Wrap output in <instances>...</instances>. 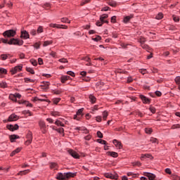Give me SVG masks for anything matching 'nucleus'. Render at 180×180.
Returning a JSON list of instances; mask_svg holds the SVG:
<instances>
[{
    "label": "nucleus",
    "mask_w": 180,
    "mask_h": 180,
    "mask_svg": "<svg viewBox=\"0 0 180 180\" xmlns=\"http://www.w3.org/2000/svg\"><path fill=\"white\" fill-rule=\"evenodd\" d=\"M61 22H63V23H71V21L69 20L67 18H61Z\"/></svg>",
    "instance_id": "obj_28"
},
{
    "label": "nucleus",
    "mask_w": 180,
    "mask_h": 180,
    "mask_svg": "<svg viewBox=\"0 0 180 180\" xmlns=\"http://www.w3.org/2000/svg\"><path fill=\"white\" fill-rule=\"evenodd\" d=\"M56 131H58V133H64V129L59 128V129H56Z\"/></svg>",
    "instance_id": "obj_57"
},
{
    "label": "nucleus",
    "mask_w": 180,
    "mask_h": 180,
    "mask_svg": "<svg viewBox=\"0 0 180 180\" xmlns=\"http://www.w3.org/2000/svg\"><path fill=\"white\" fill-rule=\"evenodd\" d=\"M7 129L10 130V131H15V130H18L19 129V125L15 124V125L8 124L7 125Z\"/></svg>",
    "instance_id": "obj_6"
},
{
    "label": "nucleus",
    "mask_w": 180,
    "mask_h": 180,
    "mask_svg": "<svg viewBox=\"0 0 180 180\" xmlns=\"http://www.w3.org/2000/svg\"><path fill=\"white\" fill-rule=\"evenodd\" d=\"M149 110H150L153 113H155V108L154 107H150Z\"/></svg>",
    "instance_id": "obj_64"
},
{
    "label": "nucleus",
    "mask_w": 180,
    "mask_h": 180,
    "mask_svg": "<svg viewBox=\"0 0 180 180\" xmlns=\"http://www.w3.org/2000/svg\"><path fill=\"white\" fill-rule=\"evenodd\" d=\"M113 144H115V146H116V147H118V148H122L123 147V146L122 145L121 142H119L117 140L114 139L112 141Z\"/></svg>",
    "instance_id": "obj_14"
},
{
    "label": "nucleus",
    "mask_w": 180,
    "mask_h": 180,
    "mask_svg": "<svg viewBox=\"0 0 180 180\" xmlns=\"http://www.w3.org/2000/svg\"><path fill=\"white\" fill-rule=\"evenodd\" d=\"M26 71H27V72H30V74H34V70L31 68H26Z\"/></svg>",
    "instance_id": "obj_37"
},
{
    "label": "nucleus",
    "mask_w": 180,
    "mask_h": 180,
    "mask_svg": "<svg viewBox=\"0 0 180 180\" xmlns=\"http://www.w3.org/2000/svg\"><path fill=\"white\" fill-rule=\"evenodd\" d=\"M20 148H18L17 149H15V150H13L11 153V157H13V155H15V154H18V153H20Z\"/></svg>",
    "instance_id": "obj_20"
},
{
    "label": "nucleus",
    "mask_w": 180,
    "mask_h": 180,
    "mask_svg": "<svg viewBox=\"0 0 180 180\" xmlns=\"http://www.w3.org/2000/svg\"><path fill=\"white\" fill-rule=\"evenodd\" d=\"M74 176H77V173H72V172H68V173H58L56 174V179L58 180H67L70 179V178H74Z\"/></svg>",
    "instance_id": "obj_1"
},
{
    "label": "nucleus",
    "mask_w": 180,
    "mask_h": 180,
    "mask_svg": "<svg viewBox=\"0 0 180 180\" xmlns=\"http://www.w3.org/2000/svg\"><path fill=\"white\" fill-rule=\"evenodd\" d=\"M34 47H35V49H40V43L37 42L34 44Z\"/></svg>",
    "instance_id": "obj_60"
},
{
    "label": "nucleus",
    "mask_w": 180,
    "mask_h": 180,
    "mask_svg": "<svg viewBox=\"0 0 180 180\" xmlns=\"http://www.w3.org/2000/svg\"><path fill=\"white\" fill-rule=\"evenodd\" d=\"M127 175H128V176H132L133 178H136V176H137V174H133V172H128Z\"/></svg>",
    "instance_id": "obj_50"
},
{
    "label": "nucleus",
    "mask_w": 180,
    "mask_h": 180,
    "mask_svg": "<svg viewBox=\"0 0 180 180\" xmlns=\"http://www.w3.org/2000/svg\"><path fill=\"white\" fill-rule=\"evenodd\" d=\"M60 101H61V98H53V103H55L56 105H57V103H58V102H60Z\"/></svg>",
    "instance_id": "obj_51"
},
{
    "label": "nucleus",
    "mask_w": 180,
    "mask_h": 180,
    "mask_svg": "<svg viewBox=\"0 0 180 180\" xmlns=\"http://www.w3.org/2000/svg\"><path fill=\"white\" fill-rule=\"evenodd\" d=\"M25 82H34V80H33V79H30V78H25Z\"/></svg>",
    "instance_id": "obj_54"
},
{
    "label": "nucleus",
    "mask_w": 180,
    "mask_h": 180,
    "mask_svg": "<svg viewBox=\"0 0 180 180\" xmlns=\"http://www.w3.org/2000/svg\"><path fill=\"white\" fill-rule=\"evenodd\" d=\"M145 131L146 134H151V133H153V129L151 128H146Z\"/></svg>",
    "instance_id": "obj_31"
},
{
    "label": "nucleus",
    "mask_w": 180,
    "mask_h": 180,
    "mask_svg": "<svg viewBox=\"0 0 180 180\" xmlns=\"http://www.w3.org/2000/svg\"><path fill=\"white\" fill-rule=\"evenodd\" d=\"M97 141H98L100 144H104V146H106V144H108V142H106V141H105V140L98 139Z\"/></svg>",
    "instance_id": "obj_33"
},
{
    "label": "nucleus",
    "mask_w": 180,
    "mask_h": 180,
    "mask_svg": "<svg viewBox=\"0 0 180 180\" xmlns=\"http://www.w3.org/2000/svg\"><path fill=\"white\" fill-rule=\"evenodd\" d=\"M162 18H163L162 13H159L156 15L155 19H158V20H160V19H162Z\"/></svg>",
    "instance_id": "obj_34"
},
{
    "label": "nucleus",
    "mask_w": 180,
    "mask_h": 180,
    "mask_svg": "<svg viewBox=\"0 0 180 180\" xmlns=\"http://www.w3.org/2000/svg\"><path fill=\"white\" fill-rule=\"evenodd\" d=\"M38 63L39 65H43V59L41 58H38Z\"/></svg>",
    "instance_id": "obj_61"
},
{
    "label": "nucleus",
    "mask_w": 180,
    "mask_h": 180,
    "mask_svg": "<svg viewBox=\"0 0 180 180\" xmlns=\"http://www.w3.org/2000/svg\"><path fill=\"white\" fill-rule=\"evenodd\" d=\"M70 76H63L61 77V82L63 84H64L65 82V81H68V79H70Z\"/></svg>",
    "instance_id": "obj_23"
},
{
    "label": "nucleus",
    "mask_w": 180,
    "mask_h": 180,
    "mask_svg": "<svg viewBox=\"0 0 180 180\" xmlns=\"http://www.w3.org/2000/svg\"><path fill=\"white\" fill-rule=\"evenodd\" d=\"M133 164V166L134 167H141V163L140 162H134V163H132Z\"/></svg>",
    "instance_id": "obj_48"
},
{
    "label": "nucleus",
    "mask_w": 180,
    "mask_h": 180,
    "mask_svg": "<svg viewBox=\"0 0 180 180\" xmlns=\"http://www.w3.org/2000/svg\"><path fill=\"white\" fill-rule=\"evenodd\" d=\"M82 112H84V108H81V109H79V110H77V114L76 115H77V116L79 117V118H80L81 119V117H82V116H83V113H82Z\"/></svg>",
    "instance_id": "obj_17"
},
{
    "label": "nucleus",
    "mask_w": 180,
    "mask_h": 180,
    "mask_svg": "<svg viewBox=\"0 0 180 180\" xmlns=\"http://www.w3.org/2000/svg\"><path fill=\"white\" fill-rule=\"evenodd\" d=\"M9 138H10V140H11V143H14V141L16 139H20V137L19 136L15 135V134L10 136Z\"/></svg>",
    "instance_id": "obj_16"
},
{
    "label": "nucleus",
    "mask_w": 180,
    "mask_h": 180,
    "mask_svg": "<svg viewBox=\"0 0 180 180\" xmlns=\"http://www.w3.org/2000/svg\"><path fill=\"white\" fill-rule=\"evenodd\" d=\"M8 57H9V54H1L0 56V58L3 61H5V60H8Z\"/></svg>",
    "instance_id": "obj_19"
},
{
    "label": "nucleus",
    "mask_w": 180,
    "mask_h": 180,
    "mask_svg": "<svg viewBox=\"0 0 180 180\" xmlns=\"http://www.w3.org/2000/svg\"><path fill=\"white\" fill-rule=\"evenodd\" d=\"M139 72H141V74L144 75V74H146L147 72V70H146V69H141V70H139Z\"/></svg>",
    "instance_id": "obj_55"
},
{
    "label": "nucleus",
    "mask_w": 180,
    "mask_h": 180,
    "mask_svg": "<svg viewBox=\"0 0 180 180\" xmlns=\"http://www.w3.org/2000/svg\"><path fill=\"white\" fill-rule=\"evenodd\" d=\"M30 63L32 64V65H34V67H36V65H37V61L36 60L34 59H31L30 60Z\"/></svg>",
    "instance_id": "obj_41"
},
{
    "label": "nucleus",
    "mask_w": 180,
    "mask_h": 180,
    "mask_svg": "<svg viewBox=\"0 0 180 180\" xmlns=\"http://www.w3.org/2000/svg\"><path fill=\"white\" fill-rule=\"evenodd\" d=\"M67 75H70V77H75V73L72 71H68Z\"/></svg>",
    "instance_id": "obj_47"
},
{
    "label": "nucleus",
    "mask_w": 180,
    "mask_h": 180,
    "mask_svg": "<svg viewBox=\"0 0 180 180\" xmlns=\"http://www.w3.org/2000/svg\"><path fill=\"white\" fill-rule=\"evenodd\" d=\"M173 20H174V22H179V18L175 15L173 16Z\"/></svg>",
    "instance_id": "obj_63"
},
{
    "label": "nucleus",
    "mask_w": 180,
    "mask_h": 180,
    "mask_svg": "<svg viewBox=\"0 0 180 180\" xmlns=\"http://www.w3.org/2000/svg\"><path fill=\"white\" fill-rule=\"evenodd\" d=\"M101 39L102 37H101V36L96 35V37L92 38V40H94V41H99L100 40H101Z\"/></svg>",
    "instance_id": "obj_36"
},
{
    "label": "nucleus",
    "mask_w": 180,
    "mask_h": 180,
    "mask_svg": "<svg viewBox=\"0 0 180 180\" xmlns=\"http://www.w3.org/2000/svg\"><path fill=\"white\" fill-rule=\"evenodd\" d=\"M143 175L145 176H147L149 180H154V179H155V174H154L153 173L144 172Z\"/></svg>",
    "instance_id": "obj_10"
},
{
    "label": "nucleus",
    "mask_w": 180,
    "mask_h": 180,
    "mask_svg": "<svg viewBox=\"0 0 180 180\" xmlns=\"http://www.w3.org/2000/svg\"><path fill=\"white\" fill-rule=\"evenodd\" d=\"M60 112L58 111H54L51 112V115L57 117V116H60Z\"/></svg>",
    "instance_id": "obj_35"
},
{
    "label": "nucleus",
    "mask_w": 180,
    "mask_h": 180,
    "mask_svg": "<svg viewBox=\"0 0 180 180\" xmlns=\"http://www.w3.org/2000/svg\"><path fill=\"white\" fill-rule=\"evenodd\" d=\"M130 19H133V15H130L124 17V22L127 23L130 20Z\"/></svg>",
    "instance_id": "obj_18"
},
{
    "label": "nucleus",
    "mask_w": 180,
    "mask_h": 180,
    "mask_svg": "<svg viewBox=\"0 0 180 180\" xmlns=\"http://www.w3.org/2000/svg\"><path fill=\"white\" fill-rule=\"evenodd\" d=\"M39 126L41 127V129H46V123H44L43 121L39 122Z\"/></svg>",
    "instance_id": "obj_38"
},
{
    "label": "nucleus",
    "mask_w": 180,
    "mask_h": 180,
    "mask_svg": "<svg viewBox=\"0 0 180 180\" xmlns=\"http://www.w3.org/2000/svg\"><path fill=\"white\" fill-rule=\"evenodd\" d=\"M44 89H49V86H50V82H44Z\"/></svg>",
    "instance_id": "obj_30"
},
{
    "label": "nucleus",
    "mask_w": 180,
    "mask_h": 180,
    "mask_svg": "<svg viewBox=\"0 0 180 180\" xmlns=\"http://www.w3.org/2000/svg\"><path fill=\"white\" fill-rule=\"evenodd\" d=\"M49 168L51 169H58V165L56 162H50L49 163Z\"/></svg>",
    "instance_id": "obj_12"
},
{
    "label": "nucleus",
    "mask_w": 180,
    "mask_h": 180,
    "mask_svg": "<svg viewBox=\"0 0 180 180\" xmlns=\"http://www.w3.org/2000/svg\"><path fill=\"white\" fill-rule=\"evenodd\" d=\"M140 98H141L142 102H143V103H150V100L148 98H147L143 95H141Z\"/></svg>",
    "instance_id": "obj_15"
},
{
    "label": "nucleus",
    "mask_w": 180,
    "mask_h": 180,
    "mask_svg": "<svg viewBox=\"0 0 180 180\" xmlns=\"http://www.w3.org/2000/svg\"><path fill=\"white\" fill-rule=\"evenodd\" d=\"M172 129L173 130L175 129H180V124H174L172 126Z\"/></svg>",
    "instance_id": "obj_40"
},
{
    "label": "nucleus",
    "mask_w": 180,
    "mask_h": 180,
    "mask_svg": "<svg viewBox=\"0 0 180 180\" xmlns=\"http://www.w3.org/2000/svg\"><path fill=\"white\" fill-rule=\"evenodd\" d=\"M1 88H8V84L5 82H1L0 83Z\"/></svg>",
    "instance_id": "obj_32"
},
{
    "label": "nucleus",
    "mask_w": 180,
    "mask_h": 180,
    "mask_svg": "<svg viewBox=\"0 0 180 180\" xmlns=\"http://www.w3.org/2000/svg\"><path fill=\"white\" fill-rule=\"evenodd\" d=\"M107 118H108V112L104 111L103 112V120H106Z\"/></svg>",
    "instance_id": "obj_39"
},
{
    "label": "nucleus",
    "mask_w": 180,
    "mask_h": 180,
    "mask_svg": "<svg viewBox=\"0 0 180 180\" xmlns=\"http://www.w3.org/2000/svg\"><path fill=\"white\" fill-rule=\"evenodd\" d=\"M19 116L16 115L15 114H11L8 119V122H16L18 120Z\"/></svg>",
    "instance_id": "obj_8"
},
{
    "label": "nucleus",
    "mask_w": 180,
    "mask_h": 180,
    "mask_svg": "<svg viewBox=\"0 0 180 180\" xmlns=\"http://www.w3.org/2000/svg\"><path fill=\"white\" fill-rule=\"evenodd\" d=\"M37 33H43V27L39 26L37 29Z\"/></svg>",
    "instance_id": "obj_56"
},
{
    "label": "nucleus",
    "mask_w": 180,
    "mask_h": 180,
    "mask_svg": "<svg viewBox=\"0 0 180 180\" xmlns=\"http://www.w3.org/2000/svg\"><path fill=\"white\" fill-rule=\"evenodd\" d=\"M22 68H23L22 65H17L11 70V72L13 75L15 74H17L18 72H20V71H22Z\"/></svg>",
    "instance_id": "obj_4"
},
{
    "label": "nucleus",
    "mask_w": 180,
    "mask_h": 180,
    "mask_svg": "<svg viewBox=\"0 0 180 180\" xmlns=\"http://www.w3.org/2000/svg\"><path fill=\"white\" fill-rule=\"evenodd\" d=\"M150 141H151V143H156L157 144H158V139L155 138H150Z\"/></svg>",
    "instance_id": "obj_43"
},
{
    "label": "nucleus",
    "mask_w": 180,
    "mask_h": 180,
    "mask_svg": "<svg viewBox=\"0 0 180 180\" xmlns=\"http://www.w3.org/2000/svg\"><path fill=\"white\" fill-rule=\"evenodd\" d=\"M55 124H56V126H61V127H65V125L64 124H63V122H61V121L57 120L55 122Z\"/></svg>",
    "instance_id": "obj_24"
},
{
    "label": "nucleus",
    "mask_w": 180,
    "mask_h": 180,
    "mask_svg": "<svg viewBox=\"0 0 180 180\" xmlns=\"http://www.w3.org/2000/svg\"><path fill=\"white\" fill-rule=\"evenodd\" d=\"M89 2H91V0H84V1H82L81 5H82V6H84V5H85V4H89Z\"/></svg>",
    "instance_id": "obj_49"
},
{
    "label": "nucleus",
    "mask_w": 180,
    "mask_h": 180,
    "mask_svg": "<svg viewBox=\"0 0 180 180\" xmlns=\"http://www.w3.org/2000/svg\"><path fill=\"white\" fill-rule=\"evenodd\" d=\"M143 158H150V160H153V156L150 154H146V155H142L141 160H143Z\"/></svg>",
    "instance_id": "obj_22"
},
{
    "label": "nucleus",
    "mask_w": 180,
    "mask_h": 180,
    "mask_svg": "<svg viewBox=\"0 0 180 180\" xmlns=\"http://www.w3.org/2000/svg\"><path fill=\"white\" fill-rule=\"evenodd\" d=\"M104 176H105V178H110V179H117L118 178V175L117 174H111V173H105L104 174Z\"/></svg>",
    "instance_id": "obj_5"
},
{
    "label": "nucleus",
    "mask_w": 180,
    "mask_h": 180,
    "mask_svg": "<svg viewBox=\"0 0 180 180\" xmlns=\"http://www.w3.org/2000/svg\"><path fill=\"white\" fill-rule=\"evenodd\" d=\"M175 82H176V84H177V85L180 84V77H176L175 78Z\"/></svg>",
    "instance_id": "obj_52"
},
{
    "label": "nucleus",
    "mask_w": 180,
    "mask_h": 180,
    "mask_svg": "<svg viewBox=\"0 0 180 180\" xmlns=\"http://www.w3.org/2000/svg\"><path fill=\"white\" fill-rule=\"evenodd\" d=\"M139 43H141V45L144 44V43H146V39L143 37H141L139 39Z\"/></svg>",
    "instance_id": "obj_44"
},
{
    "label": "nucleus",
    "mask_w": 180,
    "mask_h": 180,
    "mask_svg": "<svg viewBox=\"0 0 180 180\" xmlns=\"http://www.w3.org/2000/svg\"><path fill=\"white\" fill-rule=\"evenodd\" d=\"M141 46L142 49H144L145 50H150V47H148L146 44H142Z\"/></svg>",
    "instance_id": "obj_42"
},
{
    "label": "nucleus",
    "mask_w": 180,
    "mask_h": 180,
    "mask_svg": "<svg viewBox=\"0 0 180 180\" xmlns=\"http://www.w3.org/2000/svg\"><path fill=\"white\" fill-rule=\"evenodd\" d=\"M8 44H14L15 46H23V40H19L18 39L13 38L8 42Z\"/></svg>",
    "instance_id": "obj_3"
},
{
    "label": "nucleus",
    "mask_w": 180,
    "mask_h": 180,
    "mask_svg": "<svg viewBox=\"0 0 180 180\" xmlns=\"http://www.w3.org/2000/svg\"><path fill=\"white\" fill-rule=\"evenodd\" d=\"M29 172H30V169L20 171L19 173H18V175H26V174H29Z\"/></svg>",
    "instance_id": "obj_21"
},
{
    "label": "nucleus",
    "mask_w": 180,
    "mask_h": 180,
    "mask_svg": "<svg viewBox=\"0 0 180 180\" xmlns=\"http://www.w3.org/2000/svg\"><path fill=\"white\" fill-rule=\"evenodd\" d=\"M33 140V136L32 135L31 132L27 134V141H25V145L29 146L32 143Z\"/></svg>",
    "instance_id": "obj_7"
},
{
    "label": "nucleus",
    "mask_w": 180,
    "mask_h": 180,
    "mask_svg": "<svg viewBox=\"0 0 180 180\" xmlns=\"http://www.w3.org/2000/svg\"><path fill=\"white\" fill-rule=\"evenodd\" d=\"M103 22L102 21H97L96 22V26H102V25H103Z\"/></svg>",
    "instance_id": "obj_62"
},
{
    "label": "nucleus",
    "mask_w": 180,
    "mask_h": 180,
    "mask_svg": "<svg viewBox=\"0 0 180 180\" xmlns=\"http://www.w3.org/2000/svg\"><path fill=\"white\" fill-rule=\"evenodd\" d=\"M20 37L21 39H29L30 35H29V33H27V31L26 30L22 31Z\"/></svg>",
    "instance_id": "obj_11"
},
{
    "label": "nucleus",
    "mask_w": 180,
    "mask_h": 180,
    "mask_svg": "<svg viewBox=\"0 0 180 180\" xmlns=\"http://www.w3.org/2000/svg\"><path fill=\"white\" fill-rule=\"evenodd\" d=\"M89 98L90 99V102H91V103H95V102H96V98L95 96H94L93 95H90Z\"/></svg>",
    "instance_id": "obj_25"
},
{
    "label": "nucleus",
    "mask_w": 180,
    "mask_h": 180,
    "mask_svg": "<svg viewBox=\"0 0 180 180\" xmlns=\"http://www.w3.org/2000/svg\"><path fill=\"white\" fill-rule=\"evenodd\" d=\"M1 43H4V44H8V43H9V41H8V39H4V38H1Z\"/></svg>",
    "instance_id": "obj_59"
},
{
    "label": "nucleus",
    "mask_w": 180,
    "mask_h": 180,
    "mask_svg": "<svg viewBox=\"0 0 180 180\" xmlns=\"http://www.w3.org/2000/svg\"><path fill=\"white\" fill-rule=\"evenodd\" d=\"M16 35V31L13 30H8L5 31L3 33V36L4 37H15V36Z\"/></svg>",
    "instance_id": "obj_2"
},
{
    "label": "nucleus",
    "mask_w": 180,
    "mask_h": 180,
    "mask_svg": "<svg viewBox=\"0 0 180 180\" xmlns=\"http://www.w3.org/2000/svg\"><path fill=\"white\" fill-rule=\"evenodd\" d=\"M53 94H54L55 95H60L61 94V91L60 90H53Z\"/></svg>",
    "instance_id": "obj_45"
},
{
    "label": "nucleus",
    "mask_w": 180,
    "mask_h": 180,
    "mask_svg": "<svg viewBox=\"0 0 180 180\" xmlns=\"http://www.w3.org/2000/svg\"><path fill=\"white\" fill-rule=\"evenodd\" d=\"M53 44V41H45L44 42V47H47V46H50V44Z\"/></svg>",
    "instance_id": "obj_26"
},
{
    "label": "nucleus",
    "mask_w": 180,
    "mask_h": 180,
    "mask_svg": "<svg viewBox=\"0 0 180 180\" xmlns=\"http://www.w3.org/2000/svg\"><path fill=\"white\" fill-rule=\"evenodd\" d=\"M59 62L65 63H68V60H67L66 58H61V59H59Z\"/></svg>",
    "instance_id": "obj_58"
},
{
    "label": "nucleus",
    "mask_w": 180,
    "mask_h": 180,
    "mask_svg": "<svg viewBox=\"0 0 180 180\" xmlns=\"http://www.w3.org/2000/svg\"><path fill=\"white\" fill-rule=\"evenodd\" d=\"M68 153L70 154V155L73 157V158H79V155H78V153L73 150L70 149L68 150Z\"/></svg>",
    "instance_id": "obj_9"
},
{
    "label": "nucleus",
    "mask_w": 180,
    "mask_h": 180,
    "mask_svg": "<svg viewBox=\"0 0 180 180\" xmlns=\"http://www.w3.org/2000/svg\"><path fill=\"white\" fill-rule=\"evenodd\" d=\"M7 71L6 69L0 68V74H6Z\"/></svg>",
    "instance_id": "obj_53"
},
{
    "label": "nucleus",
    "mask_w": 180,
    "mask_h": 180,
    "mask_svg": "<svg viewBox=\"0 0 180 180\" xmlns=\"http://www.w3.org/2000/svg\"><path fill=\"white\" fill-rule=\"evenodd\" d=\"M108 14H103L102 15H101L100 17V20L101 22H103L104 23H109V22L108 20H105V19L108 18Z\"/></svg>",
    "instance_id": "obj_13"
},
{
    "label": "nucleus",
    "mask_w": 180,
    "mask_h": 180,
    "mask_svg": "<svg viewBox=\"0 0 180 180\" xmlns=\"http://www.w3.org/2000/svg\"><path fill=\"white\" fill-rule=\"evenodd\" d=\"M49 26L50 27H56L57 29H61V27L60 26V25H57V24L51 23Z\"/></svg>",
    "instance_id": "obj_29"
},
{
    "label": "nucleus",
    "mask_w": 180,
    "mask_h": 180,
    "mask_svg": "<svg viewBox=\"0 0 180 180\" xmlns=\"http://www.w3.org/2000/svg\"><path fill=\"white\" fill-rule=\"evenodd\" d=\"M97 136L99 139H103V134L100 131H97Z\"/></svg>",
    "instance_id": "obj_46"
},
{
    "label": "nucleus",
    "mask_w": 180,
    "mask_h": 180,
    "mask_svg": "<svg viewBox=\"0 0 180 180\" xmlns=\"http://www.w3.org/2000/svg\"><path fill=\"white\" fill-rule=\"evenodd\" d=\"M109 155L111 157H114V158H116L117 157V153L116 152H108Z\"/></svg>",
    "instance_id": "obj_27"
}]
</instances>
